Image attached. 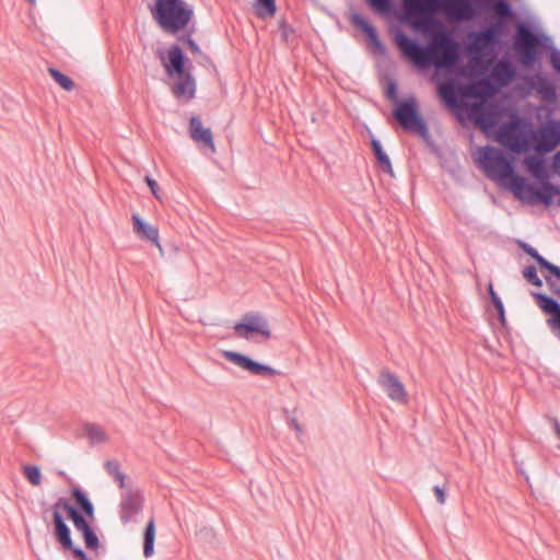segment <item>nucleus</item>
I'll return each instance as SVG.
<instances>
[{
    "label": "nucleus",
    "instance_id": "423d86ee",
    "mask_svg": "<svg viewBox=\"0 0 560 560\" xmlns=\"http://www.w3.org/2000/svg\"><path fill=\"white\" fill-rule=\"evenodd\" d=\"M515 69L508 60L497 63L490 75L472 81L467 85V94L474 98H485L493 95L501 86L512 82Z\"/></svg>",
    "mask_w": 560,
    "mask_h": 560
},
{
    "label": "nucleus",
    "instance_id": "39448f33",
    "mask_svg": "<svg viewBox=\"0 0 560 560\" xmlns=\"http://www.w3.org/2000/svg\"><path fill=\"white\" fill-rule=\"evenodd\" d=\"M151 14L164 32L176 34L187 28L194 18V10L184 0H155Z\"/></svg>",
    "mask_w": 560,
    "mask_h": 560
},
{
    "label": "nucleus",
    "instance_id": "473e14b6",
    "mask_svg": "<svg viewBox=\"0 0 560 560\" xmlns=\"http://www.w3.org/2000/svg\"><path fill=\"white\" fill-rule=\"evenodd\" d=\"M85 542L86 548L95 550L100 546L97 535L94 533L92 527L81 533Z\"/></svg>",
    "mask_w": 560,
    "mask_h": 560
},
{
    "label": "nucleus",
    "instance_id": "5701e85b",
    "mask_svg": "<svg viewBox=\"0 0 560 560\" xmlns=\"http://www.w3.org/2000/svg\"><path fill=\"white\" fill-rule=\"evenodd\" d=\"M468 117L481 128H487L491 124V118L486 107L480 103H472L468 105Z\"/></svg>",
    "mask_w": 560,
    "mask_h": 560
},
{
    "label": "nucleus",
    "instance_id": "aec40b11",
    "mask_svg": "<svg viewBox=\"0 0 560 560\" xmlns=\"http://www.w3.org/2000/svg\"><path fill=\"white\" fill-rule=\"evenodd\" d=\"M532 86L537 91L542 101L548 103H555L557 101L556 86L547 78L537 75Z\"/></svg>",
    "mask_w": 560,
    "mask_h": 560
},
{
    "label": "nucleus",
    "instance_id": "cd10ccee",
    "mask_svg": "<svg viewBox=\"0 0 560 560\" xmlns=\"http://www.w3.org/2000/svg\"><path fill=\"white\" fill-rule=\"evenodd\" d=\"M439 94L448 107L458 106V98H457L454 83L440 85Z\"/></svg>",
    "mask_w": 560,
    "mask_h": 560
},
{
    "label": "nucleus",
    "instance_id": "c756f323",
    "mask_svg": "<svg viewBox=\"0 0 560 560\" xmlns=\"http://www.w3.org/2000/svg\"><path fill=\"white\" fill-rule=\"evenodd\" d=\"M48 72L51 75V78L66 91H72L74 89V82L73 80L61 73L56 68H48Z\"/></svg>",
    "mask_w": 560,
    "mask_h": 560
},
{
    "label": "nucleus",
    "instance_id": "5fc2aeb1",
    "mask_svg": "<svg viewBox=\"0 0 560 560\" xmlns=\"http://www.w3.org/2000/svg\"><path fill=\"white\" fill-rule=\"evenodd\" d=\"M555 431L556 434L560 438V424L557 420H555Z\"/></svg>",
    "mask_w": 560,
    "mask_h": 560
},
{
    "label": "nucleus",
    "instance_id": "1a4fd4ad",
    "mask_svg": "<svg viewBox=\"0 0 560 560\" xmlns=\"http://www.w3.org/2000/svg\"><path fill=\"white\" fill-rule=\"evenodd\" d=\"M234 331L240 338L250 339V334H259L266 339L271 337L268 320L258 313H247L234 325Z\"/></svg>",
    "mask_w": 560,
    "mask_h": 560
},
{
    "label": "nucleus",
    "instance_id": "9d476101",
    "mask_svg": "<svg viewBox=\"0 0 560 560\" xmlns=\"http://www.w3.org/2000/svg\"><path fill=\"white\" fill-rule=\"evenodd\" d=\"M535 149L547 153L560 144V121L549 120L541 126L534 136Z\"/></svg>",
    "mask_w": 560,
    "mask_h": 560
},
{
    "label": "nucleus",
    "instance_id": "6e6d98bb",
    "mask_svg": "<svg viewBox=\"0 0 560 560\" xmlns=\"http://www.w3.org/2000/svg\"><path fill=\"white\" fill-rule=\"evenodd\" d=\"M30 3L34 4L35 3V0H28Z\"/></svg>",
    "mask_w": 560,
    "mask_h": 560
},
{
    "label": "nucleus",
    "instance_id": "a19ab883",
    "mask_svg": "<svg viewBox=\"0 0 560 560\" xmlns=\"http://www.w3.org/2000/svg\"><path fill=\"white\" fill-rule=\"evenodd\" d=\"M497 36L495 30H488L483 33L478 34V39L480 42L489 43Z\"/></svg>",
    "mask_w": 560,
    "mask_h": 560
},
{
    "label": "nucleus",
    "instance_id": "dca6fc26",
    "mask_svg": "<svg viewBox=\"0 0 560 560\" xmlns=\"http://www.w3.org/2000/svg\"><path fill=\"white\" fill-rule=\"evenodd\" d=\"M189 133L194 141L200 142L211 151L215 150L212 132L209 128L202 126L199 117L192 116L189 121Z\"/></svg>",
    "mask_w": 560,
    "mask_h": 560
},
{
    "label": "nucleus",
    "instance_id": "a211bd4d",
    "mask_svg": "<svg viewBox=\"0 0 560 560\" xmlns=\"http://www.w3.org/2000/svg\"><path fill=\"white\" fill-rule=\"evenodd\" d=\"M52 521L55 527V536L63 548H72V539L70 528L66 524L61 513L56 511L52 513Z\"/></svg>",
    "mask_w": 560,
    "mask_h": 560
},
{
    "label": "nucleus",
    "instance_id": "864d4df0",
    "mask_svg": "<svg viewBox=\"0 0 560 560\" xmlns=\"http://www.w3.org/2000/svg\"><path fill=\"white\" fill-rule=\"evenodd\" d=\"M199 57L201 58L200 63L210 61V58L207 55H205L203 52H202V55H199Z\"/></svg>",
    "mask_w": 560,
    "mask_h": 560
},
{
    "label": "nucleus",
    "instance_id": "de8ad7c7",
    "mask_svg": "<svg viewBox=\"0 0 560 560\" xmlns=\"http://www.w3.org/2000/svg\"><path fill=\"white\" fill-rule=\"evenodd\" d=\"M546 282H547V284H548V287H549L550 291H551L556 296H558V298L560 299V288H559V287H557V285L555 284V282H553L550 278H548V277H546Z\"/></svg>",
    "mask_w": 560,
    "mask_h": 560
},
{
    "label": "nucleus",
    "instance_id": "c03bdc74",
    "mask_svg": "<svg viewBox=\"0 0 560 560\" xmlns=\"http://www.w3.org/2000/svg\"><path fill=\"white\" fill-rule=\"evenodd\" d=\"M68 550H71L73 556L78 559V560H89L88 559V556L86 553L81 549V548H78V547H74L72 545V548H67Z\"/></svg>",
    "mask_w": 560,
    "mask_h": 560
},
{
    "label": "nucleus",
    "instance_id": "09e8293b",
    "mask_svg": "<svg viewBox=\"0 0 560 560\" xmlns=\"http://www.w3.org/2000/svg\"><path fill=\"white\" fill-rule=\"evenodd\" d=\"M188 48L191 51V54H194V55H197V56L202 55L200 47L198 46V44L195 40L189 42Z\"/></svg>",
    "mask_w": 560,
    "mask_h": 560
},
{
    "label": "nucleus",
    "instance_id": "7c9ffc66",
    "mask_svg": "<svg viewBox=\"0 0 560 560\" xmlns=\"http://www.w3.org/2000/svg\"><path fill=\"white\" fill-rule=\"evenodd\" d=\"M23 474L32 486H39L42 483V472L39 467L35 465H25Z\"/></svg>",
    "mask_w": 560,
    "mask_h": 560
},
{
    "label": "nucleus",
    "instance_id": "9b49d317",
    "mask_svg": "<svg viewBox=\"0 0 560 560\" xmlns=\"http://www.w3.org/2000/svg\"><path fill=\"white\" fill-rule=\"evenodd\" d=\"M222 354L228 361L234 363L245 371L250 372L254 375L272 376L277 374V371L273 368L256 362L245 354L230 350L223 351Z\"/></svg>",
    "mask_w": 560,
    "mask_h": 560
},
{
    "label": "nucleus",
    "instance_id": "bb28decb",
    "mask_svg": "<svg viewBox=\"0 0 560 560\" xmlns=\"http://www.w3.org/2000/svg\"><path fill=\"white\" fill-rule=\"evenodd\" d=\"M106 472L113 477L118 483L119 488H125L126 475L120 469V464L117 459H109L104 463Z\"/></svg>",
    "mask_w": 560,
    "mask_h": 560
},
{
    "label": "nucleus",
    "instance_id": "2f4dec72",
    "mask_svg": "<svg viewBox=\"0 0 560 560\" xmlns=\"http://www.w3.org/2000/svg\"><path fill=\"white\" fill-rule=\"evenodd\" d=\"M68 518L72 521L74 527L81 533L91 527L86 516L78 509Z\"/></svg>",
    "mask_w": 560,
    "mask_h": 560
},
{
    "label": "nucleus",
    "instance_id": "2eb2a0df",
    "mask_svg": "<svg viewBox=\"0 0 560 560\" xmlns=\"http://www.w3.org/2000/svg\"><path fill=\"white\" fill-rule=\"evenodd\" d=\"M132 228L133 232L142 240L152 242L158 248L161 255H163V248L159 241L158 228L145 223L139 214L132 215Z\"/></svg>",
    "mask_w": 560,
    "mask_h": 560
},
{
    "label": "nucleus",
    "instance_id": "79ce46f5",
    "mask_svg": "<svg viewBox=\"0 0 560 560\" xmlns=\"http://www.w3.org/2000/svg\"><path fill=\"white\" fill-rule=\"evenodd\" d=\"M550 62L552 68L560 73V51L553 50L550 55Z\"/></svg>",
    "mask_w": 560,
    "mask_h": 560
},
{
    "label": "nucleus",
    "instance_id": "412c9836",
    "mask_svg": "<svg viewBox=\"0 0 560 560\" xmlns=\"http://www.w3.org/2000/svg\"><path fill=\"white\" fill-rule=\"evenodd\" d=\"M524 163L535 179L538 182L548 179L549 175L545 167V161L542 158L537 155H528L525 158Z\"/></svg>",
    "mask_w": 560,
    "mask_h": 560
},
{
    "label": "nucleus",
    "instance_id": "3c124183",
    "mask_svg": "<svg viewBox=\"0 0 560 560\" xmlns=\"http://www.w3.org/2000/svg\"><path fill=\"white\" fill-rule=\"evenodd\" d=\"M553 163L556 170L560 172V151L556 154Z\"/></svg>",
    "mask_w": 560,
    "mask_h": 560
},
{
    "label": "nucleus",
    "instance_id": "72a5a7b5",
    "mask_svg": "<svg viewBox=\"0 0 560 560\" xmlns=\"http://www.w3.org/2000/svg\"><path fill=\"white\" fill-rule=\"evenodd\" d=\"M365 2L378 13H388L392 8V0H365Z\"/></svg>",
    "mask_w": 560,
    "mask_h": 560
},
{
    "label": "nucleus",
    "instance_id": "8fccbe9b",
    "mask_svg": "<svg viewBox=\"0 0 560 560\" xmlns=\"http://www.w3.org/2000/svg\"><path fill=\"white\" fill-rule=\"evenodd\" d=\"M289 424L296 431L298 434H302V432H303L302 427L295 418H291L289 420Z\"/></svg>",
    "mask_w": 560,
    "mask_h": 560
},
{
    "label": "nucleus",
    "instance_id": "0eeeda50",
    "mask_svg": "<svg viewBox=\"0 0 560 560\" xmlns=\"http://www.w3.org/2000/svg\"><path fill=\"white\" fill-rule=\"evenodd\" d=\"M546 39L544 34L535 33L525 24H521L514 37V50L518 62L524 67H532L537 60L539 47Z\"/></svg>",
    "mask_w": 560,
    "mask_h": 560
},
{
    "label": "nucleus",
    "instance_id": "6ab92c4d",
    "mask_svg": "<svg viewBox=\"0 0 560 560\" xmlns=\"http://www.w3.org/2000/svg\"><path fill=\"white\" fill-rule=\"evenodd\" d=\"M520 247L533 259L536 260V262L539 265L540 268L546 269L549 273L555 276L560 281V267L551 264L548 261L545 257H542L536 248L530 246L529 244L525 242H520Z\"/></svg>",
    "mask_w": 560,
    "mask_h": 560
},
{
    "label": "nucleus",
    "instance_id": "f8f14e48",
    "mask_svg": "<svg viewBox=\"0 0 560 560\" xmlns=\"http://www.w3.org/2000/svg\"><path fill=\"white\" fill-rule=\"evenodd\" d=\"M533 298L538 307L545 314L550 316L547 319V324L560 339V303L553 298L544 293L534 292Z\"/></svg>",
    "mask_w": 560,
    "mask_h": 560
},
{
    "label": "nucleus",
    "instance_id": "49530a36",
    "mask_svg": "<svg viewBox=\"0 0 560 560\" xmlns=\"http://www.w3.org/2000/svg\"><path fill=\"white\" fill-rule=\"evenodd\" d=\"M279 30L281 31L282 33V36L287 39L288 36H289V33L292 32L291 27L287 24L285 21H280L279 22Z\"/></svg>",
    "mask_w": 560,
    "mask_h": 560
},
{
    "label": "nucleus",
    "instance_id": "f3484780",
    "mask_svg": "<svg viewBox=\"0 0 560 560\" xmlns=\"http://www.w3.org/2000/svg\"><path fill=\"white\" fill-rule=\"evenodd\" d=\"M351 22L368 36L371 44L380 51H385L384 44L380 40L376 28L359 13L351 16Z\"/></svg>",
    "mask_w": 560,
    "mask_h": 560
},
{
    "label": "nucleus",
    "instance_id": "b1692460",
    "mask_svg": "<svg viewBox=\"0 0 560 560\" xmlns=\"http://www.w3.org/2000/svg\"><path fill=\"white\" fill-rule=\"evenodd\" d=\"M371 147H372L373 153L375 155L378 167L384 173H387V174L394 176V171L392 167L390 160H389L388 155L385 153V151L383 150L381 142L376 139H372Z\"/></svg>",
    "mask_w": 560,
    "mask_h": 560
},
{
    "label": "nucleus",
    "instance_id": "ddd939ff",
    "mask_svg": "<svg viewBox=\"0 0 560 560\" xmlns=\"http://www.w3.org/2000/svg\"><path fill=\"white\" fill-rule=\"evenodd\" d=\"M377 383L386 392L389 399L398 404H407L408 394L406 388L395 374L388 370H383L380 373Z\"/></svg>",
    "mask_w": 560,
    "mask_h": 560
},
{
    "label": "nucleus",
    "instance_id": "c9c22d12",
    "mask_svg": "<svg viewBox=\"0 0 560 560\" xmlns=\"http://www.w3.org/2000/svg\"><path fill=\"white\" fill-rule=\"evenodd\" d=\"M63 510L67 512L68 517L77 510L74 505H72L66 498H59L54 506H52V513L56 511Z\"/></svg>",
    "mask_w": 560,
    "mask_h": 560
},
{
    "label": "nucleus",
    "instance_id": "f704fd0d",
    "mask_svg": "<svg viewBox=\"0 0 560 560\" xmlns=\"http://www.w3.org/2000/svg\"><path fill=\"white\" fill-rule=\"evenodd\" d=\"M523 276L524 278L533 285L535 287H541L542 285V281L540 280V278L537 276V270L535 268V266L530 265V266H527L524 270H523Z\"/></svg>",
    "mask_w": 560,
    "mask_h": 560
},
{
    "label": "nucleus",
    "instance_id": "a878e982",
    "mask_svg": "<svg viewBox=\"0 0 560 560\" xmlns=\"http://www.w3.org/2000/svg\"><path fill=\"white\" fill-rule=\"evenodd\" d=\"M254 10L255 14L261 20L272 18L277 12L276 0H256Z\"/></svg>",
    "mask_w": 560,
    "mask_h": 560
},
{
    "label": "nucleus",
    "instance_id": "4be33fe9",
    "mask_svg": "<svg viewBox=\"0 0 560 560\" xmlns=\"http://www.w3.org/2000/svg\"><path fill=\"white\" fill-rule=\"evenodd\" d=\"M71 495L75 501V508L88 518H94V505L88 498L86 493L81 488L74 487L71 490Z\"/></svg>",
    "mask_w": 560,
    "mask_h": 560
},
{
    "label": "nucleus",
    "instance_id": "ea45409f",
    "mask_svg": "<svg viewBox=\"0 0 560 560\" xmlns=\"http://www.w3.org/2000/svg\"><path fill=\"white\" fill-rule=\"evenodd\" d=\"M385 94L388 100H390L393 102H398L397 85L395 82H393V81L388 82Z\"/></svg>",
    "mask_w": 560,
    "mask_h": 560
},
{
    "label": "nucleus",
    "instance_id": "4c0bfd02",
    "mask_svg": "<svg viewBox=\"0 0 560 560\" xmlns=\"http://www.w3.org/2000/svg\"><path fill=\"white\" fill-rule=\"evenodd\" d=\"M488 292H489V295H490V299H491V302L495 308L497 312H501L502 311V307H504L501 299L498 296V294L495 293L494 289H493V285L492 283L490 282L489 285H488Z\"/></svg>",
    "mask_w": 560,
    "mask_h": 560
},
{
    "label": "nucleus",
    "instance_id": "f03ea898",
    "mask_svg": "<svg viewBox=\"0 0 560 560\" xmlns=\"http://www.w3.org/2000/svg\"><path fill=\"white\" fill-rule=\"evenodd\" d=\"M396 44L401 52L419 68L435 66L451 69L459 61V44L446 31H442L440 37L432 40L429 46H423L398 31Z\"/></svg>",
    "mask_w": 560,
    "mask_h": 560
},
{
    "label": "nucleus",
    "instance_id": "e433bc0d",
    "mask_svg": "<svg viewBox=\"0 0 560 560\" xmlns=\"http://www.w3.org/2000/svg\"><path fill=\"white\" fill-rule=\"evenodd\" d=\"M495 10L502 18H510L512 15L511 5L506 0H497Z\"/></svg>",
    "mask_w": 560,
    "mask_h": 560
},
{
    "label": "nucleus",
    "instance_id": "6e6552de",
    "mask_svg": "<svg viewBox=\"0 0 560 560\" xmlns=\"http://www.w3.org/2000/svg\"><path fill=\"white\" fill-rule=\"evenodd\" d=\"M393 116L402 129L416 132L424 140L430 138L427 122L419 113L418 103L415 97L398 102Z\"/></svg>",
    "mask_w": 560,
    "mask_h": 560
},
{
    "label": "nucleus",
    "instance_id": "f257e3e1",
    "mask_svg": "<svg viewBox=\"0 0 560 560\" xmlns=\"http://www.w3.org/2000/svg\"><path fill=\"white\" fill-rule=\"evenodd\" d=\"M481 162L489 173H493L502 179L509 178L511 190L520 200L541 202L549 206L552 198L560 195V187L548 179L539 182L540 188L527 183L523 176L514 172L512 162L499 149L486 148L481 155Z\"/></svg>",
    "mask_w": 560,
    "mask_h": 560
},
{
    "label": "nucleus",
    "instance_id": "20e7f679",
    "mask_svg": "<svg viewBox=\"0 0 560 560\" xmlns=\"http://www.w3.org/2000/svg\"><path fill=\"white\" fill-rule=\"evenodd\" d=\"M161 62L170 78L177 81L172 85V93L177 98L190 101L196 94V80L189 70L186 69V56L178 45L168 48L167 57L159 51Z\"/></svg>",
    "mask_w": 560,
    "mask_h": 560
},
{
    "label": "nucleus",
    "instance_id": "4468645a",
    "mask_svg": "<svg viewBox=\"0 0 560 560\" xmlns=\"http://www.w3.org/2000/svg\"><path fill=\"white\" fill-rule=\"evenodd\" d=\"M143 506V497L140 491L127 490L121 495L120 501V520L122 523L130 522L139 514Z\"/></svg>",
    "mask_w": 560,
    "mask_h": 560
},
{
    "label": "nucleus",
    "instance_id": "37998d69",
    "mask_svg": "<svg viewBox=\"0 0 560 560\" xmlns=\"http://www.w3.org/2000/svg\"><path fill=\"white\" fill-rule=\"evenodd\" d=\"M144 180L148 184V186L150 187V189H151L152 194L154 195V197L160 199V196H159V192H158V190H159L158 183L153 178H151L149 176H145Z\"/></svg>",
    "mask_w": 560,
    "mask_h": 560
},
{
    "label": "nucleus",
    "instance_id": "c85d7f7f",
    "mask_svg": "<svg viewBox=\"0 0 560 560\" xmlns=\"http://www.w3.org/2000/svg\"><path fill=\"white\" fill-rule=\"evenodd\" d=\"M84 432L93 443H104L108 440L106 432L95 423H86Z\"/></svg>",
    "mask_w": 560,
    "mask_h": 560
},
{
    "label": "nucleus",
    "instance_id": "393cba45",
    "mask_svg": "<svg viewBox=\"0 0 560 560\" xmlns=\"http://www.w3.org/2000/svg\"><path fill=\"white\" fill-rule=\"evenodd\" d=\"M154 541H155V523L151 518L143 532V556L150 558L154 553Z\"/></svg>",
    "mask_w": 560,
    "mask_h": 560
},
{
    "label": "nucleus",
    "instance_id": "58836bf2",
    "mask_svg": "<svg viewBox=\"0 0 560 560\" xmlns=\"http://www.w3.org/2000/svg\"><path fill=\"white\" fill-rule=\"evenodd\" d=\"M433 492L435 494V498H436V501L440 503V504H444L446 502V487L445 485L443 486H434L433 487Z\"/></svg>",
    "mask_w": 560,
    "mask_h": 560
},
{
    "label": "nucleus",
    "instance_id": "603ef678",
    "mask_svg": "<svg viewBox=\"0 0 560 560\" xmlns=\"http://www.w3.org/2000/svg\"><path fill=\"white\" fill-rule=\"evenodd\" d=\"M498 315H499V319L501 320L502 324H504L505 322V312H504V307H502V311L501 312H497Z\"/></svg>",
    "mask_w": 560,
    "mask_h": 560
},
{
    "label": "nucleus",
    "instance_id": "7ed1b4c3",
    "mask_svg": "<svg viewBox=\"0 0 560 560\" xmlns=\"http://www.w3.org/2000/svg\"><path fill=\"white\" fill-rule=\"evenodd\" d=\"M402 7L406 18L417 28L435 24L434 14L438 11L458 20L472 14L470 0H402Z\"/></svg>",
    "mask_w": 560,
    "mask_h": 560
},
{
    "label": "nucleus",
    "instance_id": "a18cd8bd",
    "mask_svg": "<svg viewBox=\"0 0 560 560\" xmlns=\"http://www.w3.org/2000/svg\"><path fill=\"white\" fill-rule=\"evenodd\" d=\"M195 32V28L194 26L187 31L185 34H183L182 36L178 37V40L182 42L183 44H186L187 46L189 45V42H194L191 35L192 33Z\"/></svg>",
    "mask_w": 560,
    "mask_h": 560
}]
</instances>
